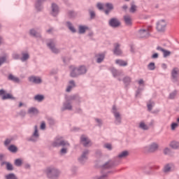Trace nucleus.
<instances>
[{"label": "nucleus", "mask_w": 179, "mask_h": 179, "mask_svg": "<svg viewBox=\"0 0 179 179\" xmlns=\"http://www.w3.org/2000/svg\"><path fill=\"white\" fill-rule=\"evenodd\" d=\"M89 153H90V150L88 149H85L82 152V154L80 157H78V162L81 164H85L86 162H87L89 159Z\"/></svg>", "instance_id": "11"}, {"label": "nucleus", "mask_w": 179, "mask_h": 179, "mask_svg": "<svg viewBox=\"0 0 179 179\" xmlns=\"http://www.w3.org/2000/svg\"><path fill=\"white\" fill-rule=\"evenodd\" d=\"M178 68H174L171 72V76L173 82H177L178 78Z\"/></svg>", "instance_id": "27"}, {"label": "nucleus", "mask_w": 179, "mask_h": 179, "mask_svg": "<svg viewBox=\"0 0 179 179\" xmlns=\"http://www.w3.org/2000/svg\"><path fill=\"white\" fill-rule=\"evenodd\" d=\"M176 128H178V123L173 122L171 124V131H176Z\"/></svg>", "instance_id": "57"}, {"label": "nucleus", "mask_w": 179, "mask_h": 179, "mask_svg": "<svg viewBox=\"0 0 179 179\" xmlns=\"http://www.w3.org/2000/svg\"><path fill=\"white\" fill-rule=\"evenodd\" d=\"M105 6L106 9L109 10H114V5L113 4V3H106L105 4Z\"/></svg>", "instance_id": "47"}, {"label": "nucleus", "mask_w": 179, "mask_h": 179, "mask_svg": "<svg viewBox=\"0 0 179 179\" xmlns=\"http://www.w3.org/2000/svg\"><path fill=\"white\" fill-rule=\"evenodd\" d=\"M155 101L150 100L147 103V107H148V110L149 111H152V110H153V108L155 107Z\"/></svg>", "instance_id": "41"}, {"label": "nucleus", "mask_w": 179, "mask_h": 179, "mask_svg": "<svg viewBox=\"0 0 179 179\" xmlns=\"http://www.w3.org/2000/svg\"><path fill=\"white\" fill-rule=\"evenodd\" d=\"M138 128L143 131H149V126L145 123V122L141 121L138 124Z\"/></svg>", "instance_id": "36"}, {"label": "nucleus", "mask_w": 179, "mask_h": 179, "mask_svg": "<svg viewBox=\"0 0 179 179\" xmlns=\"http://www.w3.org/2000/svg\"><path fill=\"white\" fill-rule=\"evenodd\" d=\"M26 110H21L19 113H18V115H20V117H22V118H24L26 117Z\"/></svg>", "instance_id": "56"}, {"label": "nucleus", "mask_w": 179, "mask_h": 179, "mask_svg": "<svg viewBox=\"0 0 179 179\" xmlns=\"http://www.w3.org/2000/svg\"><path fill=\"white\" fill-rule=\"evenodd\" d=\"M52 148H59L62 146H68V141L64 140L62 137H56L52 142Z\"/></svg>", "instance_id": "8"}, {"label": "nucleus", "mask_w": 179, "mask_h": 179, "mask_svg": "<svg viewBox=\"0 0 179 179\" xmlns=\"http://www.w3.org/2000/svg\"><path fill=\"white\" fill-rule=\"evenodd\" d=\"M177 96V90L173 91V92L169 94V99L171 100H174L176 99V96Z\"/></svg>", "instance_id": "51"}, {"label": "nucleus", "mask_w": 179, "mask_h": 179, "mask_svg": "<svg viewBox=\"0 0 179 179\" xmlns=\"http://www.w3.org/2000/svg\"><path fill=\"white\" fill-rule=\"evenodd\" d=\"M96 8L99 9V10H103V9H104V4L101 3H97Z\"/></svg>", "instance_id": "58"}, {"label": "nucleus", "mask_w": 179, "mask_h": 179, "mask_svg": "<svg viewBox=\"0 0 179 179\" xmlns=\"http://www.w3.org/2000/svg\"><path fill=\"white\" fill-rule=\"evenodd\" d=\"M95 122L97 124V127H103V120L99 118H95Z\"/></svg>", "instance_id": "52"}, {"label": "nucleus", "mask_w": 179, "mask_h": 179, "mask_svg": "<svg viewBox=\"0 0 179 179\" xmlns=\"http://www.w3.org/2000/svg\"><path fill=\"white\" fill-rule=\"evenodd\" d=\"M174 169H175L174 164L168 163L164 166L162 171L163 173H164V174H170L171 171H174Z\"/></svg>", "instance_id": "14"}, {"label": "nucleus", "mask_w": 179, "mask_h": 179, "mask_svg": "<svg viewBox=\"0 0 179 179\" xmlns=\"http://www.w3.org/2000/svg\"><path fill=\"white\" fill-rule=\"evenodd\" d=\"M46 45L53 54H59L61 49L57 47V41L55 39H48Z\"/></svg>", "instance_id": "6"}, {"label": "nucleus", "mask_w": 179, "mask_h": 179, "mask_svg": "<svg viewBox=\"0 0 179 179\" xmlns=\"http://www.w3.org/2000/svg\"><path fill=\"white\" fill-rule=\"evenodd\" d=\"M144 150L148 153H155L159 150V144L156 142L151 143L148 145L144 147Z\"/></svg>", "instance_id": "9"}, {"label": "nucleus", "mask_w": 179, "mask_h": 179, "mask_svg": "<svg viewBox=\"0 0 179 179\" xmlns=\"http://www.w3.org/2000/svg\"><path fill=\"white\" fill-rule=\"evenodd\" d=\"M111 72L114 78H117L119 82H121V80H122L125 87H128V86L131 85V82H132V78L131 77L126 76L122 79H121V76H124V73H122V71H120L115 68H112Z\"/></svg>", "instance_id": "4"}, {"label": "nucleus", "mask_w": 179, "mask_h": 179, "mask_svg": "<svg viewBox=\"0 0 179 179\" xmlns=\"http://www.w3.org/2000/svg\"><path fill=\"white\" fill-rule=\"evenodd\" d=\"M123 20L126 26H132V17H131V15H124Z\"/></svg>", "instance_id": "22"}, {"label": "nucleus", "mask_w": 179, "mask_h": 179, "mask_svg": "<svg viewBox=\"0 0 179 179\" xmlns=\"http://www.w3.org/2000/svg\"><path fill=\"white\" fill-rule=\"evenodd\" d=\"M142 90H143V89L138 87L136 92V97H138V96H139L140 93H142Z\"/></svg>", "instance_id": "61"}, {"label": "nucleus", "mask_w": 179, "mask_h": 179, "mask_svg": "<svg viewBox=\"0 0 179 179\" xmlns=\"http://www.w3.org/2000/svg\"><path fill=\"white\" fill-rule=\"evenodd\" d=\"M71 146V144L69 142H68V145H62V149L59 151V154L61 156H64V155H66L68 153V148H69Z\"/></svg>", "instance_id": "29"}, {"label": "nucleus", "mask_w": 179, "mask_h": 179, "mask_svg": "<svg viewBox=\"0 0 179 179\" xmlns=\"http://www.w3.org/2000/svg\"><path fill=\"white\" fill-rule=\"evenodd\" d=\"M164 155L170 156L171 155V149H170L169 148H166L165 149H164Z\"/></svg>", "instance_id": "53"}, {"label": "nucleus", "mask_w": 179, "mask_h": 179, "mask_svg": "<svg viewBox=\"0 0 179 179\" xmlns=\"http://www.w3.org/2000/svg\"><path fill=\"white\" fill-rule=\"evenodd\" d=\"M12 141H13V139L6 138L4 141V146H9V145H10V143H12Z\"/></svg>", "instance_id": "55"}, {"label": "nucleus", "mask_w": 179, "mask_h": 179, "mask_svg": "<svg viewBox=\"0 0 179 179\" xmlns=\"http://www.w3.org/2000/svg\"><path fill=\"white\" fill-rule=\"evenodd\" d=\"M41 129H45V122H42L41 124Z\"/></svg>", "instance_id": "64"}, {"label": "nucleus", "mask_w": 179, "mask_h": 179, "mask_svg": "<svg viewBox=\"0 0 179 179\" xmlns=\"http://www.w3.org/2000/svg\"><path fill=\"white\" fill-rule=\"evenodd\" d=\"M0 99L1 100H16V97L10 93H6L4 89H0Z\"/></svg>", "instance_id": "10"}, {"label": "nucleus", "mask_w": 179, "mask_h": 179, "mask_svg": "<svg viewBox=\"0 0 179 179\" xmlns=\"http://www.w3.org/2000/svg\"><path fill=\"white\" fill-rule=\"evenodd\" d=\"M40 138V134H38V129L37 125L34 126V132L32 134V136L28 138L29 142H37Z\"/></svg>", "instance_id": "15"}, {"label": "nucleus", "mask_w": 179, "mask_h": 179, "mask_svg": "<svg viewBox=\"0 0 179 179\" xmlns=\"http://www.w3.org/2000/svg\"><path fill=\"white\" fill-rule=\"evenodd\" d=\"M108 174H110V172H107L106 173H103L99 176H95L93 179H108Z\"/></svg>", "instance_id": "43"}, {"label": "nucleus", "mask_w": 179, "mask_h": 179, "mask_svg": "<svg viewBox=\"0 0 179 179\" xmlns=\"http://www.w3.org/2000/svg\"><path fill=\"white\" fill-rule=\"evenodd\" d=\"M14 164L16 166V167H21L22 164H23V160L22 159H16L14 161Z\"/></svg>", "instance_id": "44"}, {"label": "nucleus", "mask_w": 179, "mask_h": 179, "mask_svg": "<svg viewBox=\"0 0 179 179\" xmlns=\"http://www.w3.org/2000/svg\"><path fill=\"white\" fill-rule=\"evenodd\" d=\"M47 0H36V2L35 3V8L37 12H41L43 9H44V7L43 6V3L45 2Z\"/></svg>", "instance_id": "19"}, {"label": "nucleus", "mask_w": 179, "mask_h": 179, "mask_svg": "<svg viewBox=\"0 0 179 179\" xmlns=\"http://www.w3.org/2000/svg\"><path fill=\"white\" fill-rule=\"evenodd\" d=\"M67 16L69 19H75L78 16V13L74 10H69L67 13Z\"/></svg>", "instance_id": "38"}, {"label": "nucleus", "mask_w": 179, "mask_h": 179, "mask_svg": "<svg viewBox=\"0 0 179 179\" xmlns=\"http://www.w3.org/2000/svg\"><path fill=\"white\" fill-rule=\"evenodd\" d=\"M167 27V21L164 19L159 20L156 23V30L158 33H165Z\"/></svg>", "instance_id": "7"}, {"label": "nucleus", "mask_w": 179, "mask_h": 179, "mask_svg": "<svg viewBox=\"0 0 179 179\" xmlns=\"http://www.w3.org/2000/svg\"><path fill=\"white\" fill-rule=\"evenodd\" d=\"M65 26L71 31V33H76V28L73 26V24L71 21H66L65 22Z\"/></svg>", "instance_id": "25"}, {"label": "nucleus", "mask_w": 179, "mask_h": 179, "mask_svg": "<svg viewBox=\"0 0 179 179\" xmlns=\"http://www.w3.org/2000/svg\"><path fill=\"white\" fill-rule=\"evenodd\" d=\"M72 101H77V103L81 102V98L78 94L69 95L65 97V101L63 103V106L61 108L62 111H72L73 110V106Z\"/></svg>", "instance_id": "1"}, {"label": "nucleus", "mask_w": 179, "mask_h": 179, "mask_svg": "<svg viewBox=\"0 0 179 179\" xmlns=\"http://www.w3.org/2000/svg\"><path fill=\"white\" fill-rule=\"evenodd\" d=\"M13 59H20V55H19V54L14 53V54H13Z\"/></svg>", "instance_id": "62"}, {"label": "nucleus", "mask_w": 179, "mask_h": 179, "mask_svg": "<svg viewBox=\"0 0 179 179\" xmlns=\"http://www.w3.org/2000/svg\"><path fill=\"white\" fill-rule=\"evenodd\" d=\"M70 69L71 78H78V76H83L87 73V67L85 65H80L77 67L75 66H71Z\"/></svg>", "instance_id": "3"}, {"label": "nucleus", "mask_w": 179, "mask_h": 179, "mask_svg": "<svg viewBox=\"0 0 179 179\" xmlns=\"http://www.w3.org/2000/svg\"><path fill=\"white\" fill-rule=\"evenodd\" d=\"M115 64L116 65H119V66H127L128 65V62L122 59H116Z\"/></svg>", "instance_id": "39"}, {"label": "nucleus", "mask_w": 179, "mask_h": 179, "mask_svg": "<svg viewBox=\"0 0 179 179\" xmlns=\"http://www.w3.org/2000/svg\"><path fill=\"white\" fill-rule=\"evenodd\" d=\"M96 63L97 64H101L103 61H104V58H106V52H102V53H99L96 55Z\"/></svg>", "instance_id": "23"}, {"label": "nucleus", "mask_w": 179, "mask_h": 179, "mask_svg": "<svg viewBox=\"0 0 179 179\" xmlns=\"http://www.w3.org/2000/svg\"><path fill=\"white\" fill-rule=\"evenodd\" d=\"M29 81L31 82V83H34L35 85H41V83H43L41 77L34 76H30L29 78Z\"/></svg>", "instance_id": "18"}, {"label": "nucleus", "mask_w": 179, "mask_h": 179, "mask_svg": "<svg viewBox=\"0 0 179 179\" xmlns=\"http://www.w3.org/2000/svg\"><path fill=\"white\" fill-rule=\"evenodd\" d=\"M129 156V152L128 150H124L117 155V159H125Z\"/></svg>", "instance_id": "32"}, {"label": "nucleus", "mask_w": 179, "mask_h": 179, "mask_svg": "<svg viewBox=\"0 0 179 179\" xmlns=\"http://www.w3.org/2000/svg\"><path fill=\"white\" fill-rule=\"evenodd\" d=\"M76 86V83H75V80H71L69 82V85H67V87L66 89V93H69L72 92V89L75 88Z\"/></svg>", "instance_id": "21"}, {"label": "nucleus", "mask_w": 179, "mask_h": 179, "mask_svg": "<svg viewBox=\"0 0 179 179\" xmlns=\"http://www.w3.org/2000/svg\"><path fill=\"white\" fill-rule=\"evenodd\" d=\"M103 148L104 149H107V150L111 151L113 150V145H111V143H105L103 145Z\"/></svg>", "instance_id": "48"}, {"label": "nucleus", "mask_w": 179, "mask_h": 179, "mask_svg": "<svg viewBox=\"0 0 179 179\" xmlns=\"http://www.w3.org/2000/svg\"><path fill=\"white\" fill-rule=\"evenodd\" d=\"M6 62V56L0 57V66Z\"/></svg>", "instance_id": "54"}, {"label": "nucleus", "mask_w": 179, "mask_h": 179, "mask_svg": "<svg viewBox=\"0 0 179 179\" xmlns=\"http://www.w3.org/2000/svg\"><path fill=\"white\" fill-rule=\"evenodd\" d=\"M90 16V19H94V17H96V12H94V10L89 9L88 10Z\"/></svg>", "instance_id": "50"}, {"label": "nucleus", "mask_w": 179, "mask_h": 179, "mask_svg": "<svg viewBox=\"0 0 179 179\" xmlns=\"http://www.w3.org/2000/svg\"><path fill=\"white\" fill-rule=\"evenodd\" d=\"M6 179H17V176L15 173H8L5 176Z\"/></svg>", "instance_id": "46"}, {"label": "nucleus", "mask_w": 179, "mask_h": 179, "mask_svg": "<svg viewBox=\"0 0 179 179\" xmlns=\"http://www.w3.org/2000/svg\"><path fill=\"white\" fill-rule=\"evenodd\" d=\"M6 165V169L8 171H13V165L10 164V162H1V166H3Z\"/></svg>", "instance_id": "26"}, {"label": "nucleus", "mask_w": 179, "mask_h": 179, "mask_svg": "<svg viewBox=\"0 0 179 179\" xmlns=\"http://www.w3.org/2000/svg\"><path fill=\"white\" fill-rule=\"evenodd\" d=\"M8 150H9V152L11 153H17V147H16L15 145H10L8 148Z\"/></svg>", "instance_id": "40"}, {"label": "nucleus", "mask_w": 179, "mask_h": 179, "mask_svg": "<svg viewBox=\"0 0 179 179\" xmlns=\"http://www.w3.org/2000/svg\"><path fill=\"white\" fill-rule=\"evenodd\" d=\"M38 113V109L36 107H31L27 110V114H29V115H37Z\"/></svg>", "instance_id": "31"}, {"label": "nucleus", "mask_w": 179, "mask_h": 179, "mask_svg": "<svg viewBox=\"0 0 179 179\" xmlns=\"http://www.w3.org/2000/svg\"><path fill=\"white\" fill-rule=\"evenodd\" d=\"M71 171L73 175L76 174V173H78V167L75 166H72L71 168Z\"/></svg>", "instance_id": "59"}, {"label": "nucleus", "mask_w": 179, "mask_h": 179, "mask_svg": "<svg viewBox=\"0 0 179 179\" xmlns=\"http://www.w3.org/2000/svg\"><path fill=\"white\" fill-rule=\"evenodd\" d=\"M80 142L85 148H89V146H92V141H90L89 137L85 134L81 135L80 138Z\"/></svg>", "instance_id": "12"}, {"label": "nucleus", "mask_w": 179, "mask_h": 179, "mask_svg": "<svg viewBox=\"0 0 179 179\" xmlns=\"http://www.w3.org/2000/svg\"><path fill=\"white\" fill-rule=\"evenodd\" d=\"M147 68L149 71H155L156 69V64H155V62H150L147 66Z\"/></svg>", "instance_id": "45"}, {"label": "nucleus", "mask_w": 179, "mask_h": 179, "mask_svg": "<svg viewBox=\"0 0 179 179\" xmlns=\"http://www.w3.org/2000/svg\"><path fill=\"white\" fill-rule=\"evenodd\" d=\"M113 166H114V162H113L111 160H109L106 162L105 164H102L101 166V168L106 169H111Z\"/></svg>", "instance_id": "33"}, {"label": "nucleus", "mask_w": 179, "mask_h": 179, "mask_svg": "<svg viewBox=\"0 0 179 179\" xmlns=\"http://www.w3.org/2000/svg\"><path fill=\"white\" fill-rule=\"evenodd\" d=\"M21 55L22 57L20 59L22 62H26L28 59H30V55L27 52H22Z\"/></svg>", "instance_id": "28"}, {"label": "nucleus", "mask_w": 179, "mask_h": 179, "mask_svg": "<svg viewBox=\"0 0 179 179\" xmlns=\"http://www.w3.org/2000/svg\"><path fill=\"white\" fill-rule=\"evenodd\" d=\"M121 45L119 43H115L113 49V54L115 55H122V50L120 48Z\"/></svg>", "instance_id": "20"}, {"label": "nucleus", "mask_w": 179, "mask_h": 179, "mask_svg": "<svg viewBox=\"0 0 179 179\" xmlns=\"http://www.w3.org/2000/svg\"><path fill=\"white\" fill-rule=\"evenodd\" d=\"M43 173L48 179H59L61 176V170L52 165L47 166Z\"/></svg>", "instance_id": "2"}, {"label": "nucleus", "mask_w": 179, "mask_h": 179, "mask_svg": "<svg viewBox=\"0 0 179 179\" xmlns=\"http://www.w3.org/2000/svg\"><path fill=\"white\" fill-rule=\"evenodd\" d=\"M169 146L172 148L174 149L175 150H179V142L173 141L171 142Z\"/></svg>", "instance_id": "37"}, {"label": "nucleus", "mask_w": 179, "mask_h": 179, "mask_svg": "<svg viewBox=\"0 0 179 179\" xmlns=\"http://www.w3.org/2000/svg\"><path fill=\"white\" fill-rule=\"evenodd\" d=\"M108 24L110 27L115 29V28L120 27V26H121V22H120L119 19L113 17V18H111L108 21Z\"/></svg>", "instance_id": "16"}, {"label": "nucleus", "mask_w": 179, "mask_h": 179, "mask_svg": "<svg viewBox=\"0 0 179 179\" xmlns=\"http://www.w3.org/2000/svg\"><path fill=\"white\" fill-rule=\"evenodd\" d=\"M29 35L31 36V37H34L35 38H41V34L37 32L36 29H31L29 30Z\"/></svg>", "instance_id": "24"}, {"label": "nucleus", "mask_w": 179, "mask_h": 179, "mask_svg": "<svg viewBox=\"0 0 179 179\" xmlns=\"http://www.w3.org/2000/svg\"><path fill=\"white\" fill-rule=\"evenodd\" d=\"M138 34L140 38H148V37H150V33L149 32V29H140L138 31Z\"/></svg>", "instance_id": "17"}, {"label": "nucleus", "mask_w": 179, "mask_h": 179, "mask_svg": "<svg viewBox=\"0 0 179 179\" xmlns=\"http://www.w3.org/2000/svg\"><path fill=\"white\" fill-rule=\"evenodd\" d=\"M152 59H157V58H159V53H154L152 56H151Z\"/></svg>", "instance_id": "63"}, {"label": "nucleus", "mask_w": 179, "mask_h": 179, "mask_svg": "<svg viewBox=\"0 0 179 179\" xmlns=\"http://www.w3.org/2000/svg\"><path fill=\"white\" fill-rule=\"evenodd\" d=\"M112 114H113V117H115V125H121L122 124V116L121 115V113H120V109L117 106L113 105L111 110Z\"/></svg>", "instance_id": "5"}, {"label": "nucleus", "mask_w": 179, "mask_h": 179, "mask_svg": "<svg viewBox=\"0 0 179 179\" xmlns=\"http://www.w3.org/2000/svg\"><path fill=\"white\" fill-rule=\"evenodd\" d=\"M48 121L49 125H55V120H54V119H52V118H49Z\"/></svg>", "instance_id": "60"}, {"label": "nucleus", "mask_w": 179, "mask_h": 179, "mask_svg": "<svg viewBox=\"0 0 179 179\" xmlns=\"http://www.w3.org/2000/svg\"><path fill=\"white\" fill-rule=\"evenodd\" d=\"M89 30V27L87 25H79L78 26V33L79 34H85L86 31Z\"/></svg>", "instance_id": "30"}, {"label": "nucleus", "mask_w": 179, "mask_h": 179, "mask_svg": "<svg viewBox=\"0 0 179 179\" xmlns=\"http://www.w3.org/2000/svg\"><path fill=\"white\" fill-rule=\"evenodd\" d=\"M130 13H135L136 10H138V6L135 4V1H131L130 3V8H129Z\"/></svg>", "instance_id": "34"}, {"label": "nucleus", "mask_w": 179, "mask_h": 179, "mask_svg": "<svg viewBox=\"0 0 179 179\" xmlns=\"http://www.w3.org/2000/svg\"><path fill=\"white\" fill-rule=\"evenodd\" d=\"M163 52V57L164 58H167V57H170L171 55V52H170V50H167L166 49H164Z\"/></svg>", "instance_id": "49"}, {"label": "nucleus", "mask_w": 179, "mask_h": 179, "mask_svg": "<svg viewBox=\"0 0 179 179\" xmlns=\"http://www.w3.org/2000/svg\"><path fill=\"white\" fill-rule=\"evenodd\" d=\"M35 101H38V103H41L44 100V95L37 94L34 97Z\"/></svg>", "instance_id": "42"}, {"label": "nucleus", "mask_w": 179, "mask_h": 179, "mask_svg": "<svg viewBox=\"0 0 179 179\" xmlns=\"http://www.w3.org/2000/svg\"><path fill=\"white\" fill-rule=\"evenodd\" d=\"M8 80H11V82H14L15 83H20V79L13 74H9L8 76Z\"/></svg>", "instance_id": "35"}, {"label": "nucleus", "mask_w": 179, "mask_h": 179, "mask_svg": "<svg viewBox=\"0 0 179 179\" xmlns=\"http://www.w3.org/2000/svg\"><path fill=\"white\" fill-rule=\"evenodd\" d=\"M50 15L53 17H57L59 15V6L55 3H52L50 6Z\"/></svg>", "instance_id": "13"}]
</instances>
